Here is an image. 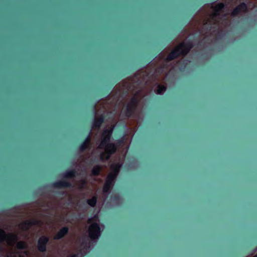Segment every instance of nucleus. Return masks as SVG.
<instances>
[{
    "label": "nucleus",
    "instance_id": "1",
    "mask_svg": "<svg viewBox=\"0 0 257 257\" xmlns=\"http://www.w3.org/2000/svg\"><path fill=\"white\" fill-rule=\"evenodd\" d=\"M113 127L112 125L108 126L103 131L101 141L98 147V150H103V152L100 154L101 161H105L108 159L110 155L115 152L116 147L113 144H109V140Z\"/></svg>",
    "mask_w": 257,
    "mask_h": 257
},
{
    "label": "nucleus",
    "instance_id": "2",
    "mask_svg": "<svg viewBox=\"0 0 257 257\" xmlns=\"http://www.w3.org/2000/svg\"><path fill=\"white\" fill-rule=\"evenodd\" d=\"M120 166L121 165L119 164H114L111 166V172L108 175L103 187V192L104 193L108 194L110 193Z\"/></svg>",
    "mask_w": 257,
    "mask_h": 257
},
{
    "label": "nucleus",
    "instance_id": "3",
    "mask_svg": "<svg viewBox=\"0 0 257 257\" xmlns=\"http://www.w3.org/2000/svg\"><path fill=\"white\" fill-rule=\"evenodd\" d=\"M192 45L190 42L183 43L180 44L167 57L168 61L171 60L180 55H185L192 48Z\"/></svg>",
    "mask_w": 257,
    "mask_h": 257
},
{
    "label": "nucleus",
    "instance_id": "4",
    "mask_svg": "<svg viewBox=\"0 0 257 257\" xmlns=\"http://www.w3.org/2000/svg\"><path fill=\"white\" fill-rule=\"evenodd\" d=\"M94 220L95 222L93 223H91V219L89 220V223L91 224L88 229L89 235L92 240L97 239L100 235L101 230H102L104 228L102 225H99L98 224V220L95 217Z\"/></svg>",
    "mask_w": 257,
    "mask_h": 257
},
{
    "label": "nucleus",
    "instance_id": "5",
    "mask_svg": "<svg viewBox=\"0 0 257 257\" xmlns=\"http://www.w3.org/2000/svg\"><path fill=\"white\" fill-rule=\"evenodd\" d=\"M223 8V5L221 3L217 4H212L211 5V9L212 14L209 16V18L206 22L205 25L208 24H211L217 21L220 18V13L222 12V9Z\"/></svg>",
    "mask_w": 257,
    "mask_h": 257
},
{
    "label": "nucleus",
    "instance_id": "6",
    "mask_svg": "<svg viewBox=\"0 0 257 257\" xmlns=\"http://www.w3.org/2000/svg\"><path fill=\"white\" fill-rule=\"evenodd\" d=\"M5 240L10 245H13L17 240V237L14 234L6 235L4 232L0 229V241Z\"/></svg>",
    "mask_w": 257,
    "mask_h": 257
},
{
    "label": "nucleus",
    "instance_id": "7",
    "mask_svg": "<svg viewBox=\"0 0 257 257\" xmlns=\"http://www.w3.org/2000/svg\"><path fill=\"white\" fill-rule=\"evenodd\" d=\"M246 10V6L244 4H242L235 8L232 12V16H236L245 12Z\"/></svg>",
    "mask_w": 257,
    "mask_h": 257
},
{
    "label": "nucleus",
    "instance_id": "8",
    "mask_svg": "<svg viewBox=\"0 0 257 257\" xmlns=\"http://www.w3.org/2000/svg\"><path fill=\"white\" fill-rule=\"evenodd\" d=\"M48 241V239L45 237H41L38 241L39 249L41 251H44L46 249V244Z\"/></svg>",
    "mask_w": 257,
    "mask_h": 257
},
{
    "label": "nucleus",
    "instance_id": "9",
    "mask_svg": "<svg viewBox=\"0 0 257 257\" xmlns=\"http://www.w3.org/2000/svg\"><path fill=\"white\" fill-rule=\"evenodd\" d=\"M27 256V253L24 251L23 253L12 252L9 253L8 257H25Z\"/></svg>",
    "mask_w": 257,
    "mask_h": 257
},
{
    "label": "nucleus",
    "instance_id": "10",
    "mask_svg": "<svg viewBox=\"0 0 257 257\" xmlns=\"http://www.w3.org/2000/svg\"><path fill=\"white\" fill-rule=\"evenodd\" d=\"M68 232V228L66 227L62 228L57 234L55 236V238L59 239L64 236Z\"/></svg>",
    "mask_w": 257,
    "mask_h": 257
},
{
    "label": "nucleus",
    "instance_id": "11",
    "mask_svg": "<svg viewBox=\"0 0 257 257\" xmlns=\"http://www.w3.org/2000/svg\"><path fill=\"white\" fill-rule=\"evenodd\" d=\"M32 223L34 222L31 221H26L20 225V228L23 230H26L28 229Z\"/></svg>",
    "mask_w": 257,
    "mask_h": 257
},
{
    "label": "nucleus",
    "instance_id": "12",
    "mask_svg": "<svg viewBox=\"0 0 257 257\" xmlns=\"http://www.w3.org/2000/svg\"><path fill=\"white\" fill-rule=\"evenodd\" d=\"M102 122V118H99V119H97L95 117L94 119V121L92 124V128L94 129V128H98L100 126V124H101Z\"/></svg>",
    "mask_w": 257,
    "mask_h": 257
},
{
    "label": "nucleus",
    "instance_id": "13",
    "mask_svg": "<svg viewBox=\"0 0 257 257\" xmlns=\"http://www.w3.org/2000/svg\"><path fill=\"white\" fill-rule=\"evenodd\" d=\"M166 90V87L164 86L158 85L155 89V91L158 94H163Z\"/></svg>",
    "mask_w": 257,
    "mask_h": 257
},
{
    "label": "nucleus",
    "instance_id": "14",
    "mask_svg": "<svg viewBox=\"0 0 257 257\" xmlns=\"http://www.w3.org/2000/svg\"><path fill=\"white\" fill-rule=\"evenodd\" d=\"M68 186V184L64 181H59L54 184L55 187H63Z\"/></svg>",
    "mask_w": 257,
    "mask_h": 257
},
{
    "label": "nucleus",
    "instance_id": "15",
    "mask_svg": "<svg viewBox=\"0 0 257 257\" xmlns=\"http://www.w3.org/2000/svg\"><path fill=\"white\" fill-rule=\"evenodd\" d=\"M89 143V137H87L85 142L82 144V145L80 146V149L81 151H83L84 150L88 145Z\"/></svg>",
    "mask_w": 257,
    "mask_h": 257
},
{
    "label": "nucleus",
    "instance_id": "16",
    "mask_svg": "<svg viewBox=\"0 0 257 257\" xmlns=\"http://www.w3.org/2000/svg\"><path fill=\"white\" fill-rule=\"evenodd\" d=\"M96 202V199L95 197H93L92 198L88 199L87 203L91 206H94Z\"/></svg>",
    "mask_w": 257,
    "mask_h": 257
},
{
    "label": "nucleus",
    "instance_id": "17",
    "mask_svg": "<svg viewBox=\"0 0 257 257\" xmlns=\"http://www.w3.org/2000/svg\"><path fill=\"white\" fill-rule=\"evenodd\" d=\"M74 173L73 171H68L64 173V177L65 178L72 177L74 176Z\"/></svg>",
    "mask_w": 257,
    "mask_h": 257
},
{
    "label": "nucleus",
    "instance_id": "18",
    "mask_svg": "<svg viewBox=\"0 0 257 257\" xmlns=\"http://www.w3.org/2000/svg\"><path fill=\"white\" fill-rule=\"evenodd\" d=\"M100 170V166H97L93 168L92 170V174L94 175H97Z\"/></svg>",
    "mask_w": 257,
    "mask_h": 257
},
{
    "label": "nucleus",
    "instance_id": "19",
    "mask_svg": "<svg viewBox=\"0 0 257 257\" xmlns=\"http://www.w3.org/2000/svg\"><path fill=\"white\" fill-rule=\"evenodd\" d=\"M26 244L24 242H19L17 244L18 249L24 248L26 247Z\"/></svg>",
    "mask_w": 257,
    "mask_h": 257
},
{
    "label": "nucleus",
    "instance_id": "20",
    "mask_svg": "<svg viewBox=\"0 0 257 257\" xmlns=\"http://www.w3.org/2000/svg\"><path fill=\"white\" fill-rule=\"evenodd\" d=\"M136 96H135L132 100L131 103L128 105V109H130L132 107V105H135L137 102Z\"/></svg>",
    "mask_w": 257,
    "mask_h": 257
},
{
    "label": "nucleus",
    "instance_id": "21",
    "mask_svg": "<svg viewBox=\"0 0 257 257\" xmlns=\"http://www.w3.org/2000/svg\"><path fill=\"white\" fill-rule=\"evenodd\" d=\"M84 181H82V184H84Z\"/></svg>",
    "mask_w": 257,
    "mask_h": 257
},
{
    "label": "nucleus",
    "instance_id": "22",
    "mask_svg": "<svg viewBox=\"0 0 257 257\" xmlns=\"http://www.w3.org/2000/svg\"><path fill=\"white\" fill-rule=\"evenodd\" d=\"M73 257H76V255H74Z\"/></svg>",
    "mask_w": 257,
    "mask_h": 257
}]
</instances>
